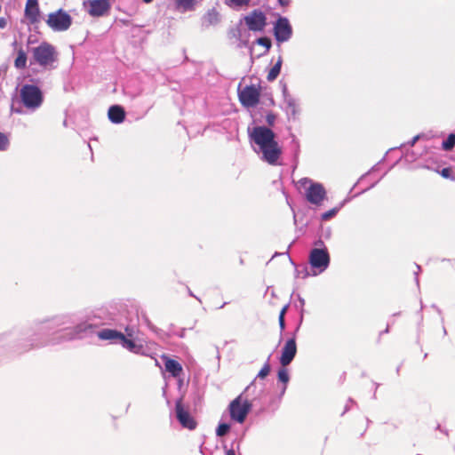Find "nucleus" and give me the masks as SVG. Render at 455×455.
<instances>
[{
	"label": "nucleus",
	"mask_w": 455,
	"mask_h": 455,
	"mask_svg": "<svg viewBox=\"0 0 455 455\" xmlns=\"http://www.w3.org/2000/svg\"><path fill=\"white\" fill-rule=\"evenodd\" d=\"M250 141L255 145L254 151L262 154V160L271 165L278 164L282 149L275 140V132L267 126L248 129Z\"/></svg>",
	"instance_id": "obj_1"
},
{
	"label": "nucleus",
	"mask_w": 455,
	"mask_h": 455,
	"mask_svg": "<svg viewBox=\"0 0 455 455\" xmlns=\"http://www.w3.org/2000/svg\"><path fill=\"white\" fill-rule=\"evenodd\" d=\"M99 326V323H94L92 320H87L85 322L78 323L74 329L64 328L55 334L58 335L54 338L51 342L56 343L59 342V339L62 338L65 340L74 339H84L86 337H90L94 333H97L98 337L103 340H112L114 343L119 344L121 339H123V333L121 331L111 330V329H103L100 331H96V329Z\"/></svg>",
	"instance_id": "obj_2"
},
{
	"label": "nucleus",
	"mask_w": 455,
	"mask_h": 455,
	"mask_svg": "<svg viewBox=\"0 0 455 455\" xmlns=\"http://www.w3.org/2000/svg\"><path fill=\"white\" fill-rule=\"evenodd\" d=\"M256 379L245 388L244 392L235 398L228 406L231 419L243 423L251 410L252 403L248 399H243L244 393L248 392L255 385Z\"/></svg>",
	"instance_id": "obj_3"
},
{
	"label": "nucleus",
	"mask_w": 455,
	"mask_h": 455,
	"mask_svg": "<svg viewBox=\"0 0 455 455\" xmlns=\"http://www.w3.org/2000/svg\"><path fill=\"white\" fill-rule=\"evenodd\" d=\"M20 97L25 108L31 111L38 109L44 102L40 88L34 84H24L20 91Z\"/></svg>",
	"instance_id": "obj_4"
},
{
	"label": "nucleus",
	"mask_w": 455,
	"mask_h": 455,
	"mask_svg": "<svg viewBox=\"0 0 455 455\" xmlns=\"http://www.w3.org/2000/svg\"><path fill=\"white\" fill-rule=\"evenodd\" d=\"M299 182L306 189V199L312 204L321 205L326 198L324 187L308 178H303Z\"/></svg>",
	"instance_id": "obj_5"
},
{
	"label": "nucleus",
	"mask_w": 455,
	"mask_h": 455,
	"mask_svg": "<svg viewBox=\"0 0 455 455\" xmlns=\"http://www.w3.org/2000/svg\"><path fill=\"white\" fill-rule=\"evenodd\" d=\"M56 55L55 48L45 42L33 49V58L42 67L52 64L56 60Z\"/></svg>",
	"instance_id": "obj_6"
},
{
	"label": "nucleus",
	"mask_w": 455,
	"mask_h": 455,
	"mask_svg": "<svg viewBox=\"0 0 455 455\" xmlns=\"http://www.w3.org/2000/svg\"><path fill=\"white\" fill-rule=\"evenodd\" d=\"M237 91L239 101L244 108H254L259 102L260 90L254 84L242 88L239 84Z\"/></svg>",
	"instance_id": "obj_7"
},
{
	"label": "nucleus",
	"mask_w": 455,
	"mask_h": 455,
	"mask_svg": "<svg viewBox=\"0 0 455 455\" xmlns=\"http://www.w3.org/2000/svg\"><path fill=\"white\" fill-rule=\"evenodd\" d=\"M46 24L53 31H66L70 28L72 24V18L68 12L62 9H60L54 12H51L48 15Z\"/></svg>",
	"instance_id": "obj_8"
},
{
	"label": "nucleus",
	"mask_w": 455,
	"mask_h": 455,
	"mask_svg": "<svg viewBox=\"0 0 455 455\" xmlns=\"http://www.w3.org/2000/svg\"><path fill=\"white\" fill-rule=\"evenodd\" d=\"M309 263L318 273L323 272L330 264V256L326 249L315 248L310 251Z\"/></svg>",
	"instance_id": "obj_9"
},
{
	"label": "nucleus",
	"mask_w": 455,
	"mask_h": 455,
	"mask_svg": "<svg viewBox=\"0 0 455 455\" xmlns=\"http://www.w3.org/2000/svg\"><path fill=\"white\" fill-rule=\"evenodd\" d=\"M243 20L251 31H263L267 25L266 15L260 10H253Z\"/></svg>",
	"instance_id": "obj_10"
},
{
	"label": "nucleus",
	"mask_w": 455,
	"mask_h": 455,
	"mask_svg": "<svg viewBox=\"0 0 455 455\" xmlns=\"http://www.w3.org/2000/svg\"><path fill=\"white\" fill-rule=\"evenodd\" d=\"M274 34L277 42L288 41L292 35L291 26L285 17H279L274 26Z\"/></svg>",
	"instance_id": "obj_11"
},
{
	"label": "nucleus",
	"mask_w": 455,
	"mask_h": 455,
	"mask_svg": "<svg viewBox=\"0 0 455 455\" xmlns=\"http://www.w3.org/2000/svg\"><path fill=\"white\" fill-rule=\"evenodd\" d=\"M86 4L89 5L87 12L92 17H102L106 15L111 8L108 0H87L84 2V5Z\"/></svg>",
	"instance_id": "obj_12"
},
{
	"label": "nucleus",
	"mask_w": 455,
	"mask_h": 455,
	"mask_svg": "<svg viewBox=\"0 0 455 455\" xmlns=\"http://www.w3.org/2000/svg\"><path fill=\"white\" fill-rule=\"evenodd\" d=\"M176 417L183 427L193 430L196 427V422L194 418L186 411L182 405L181 400H178L175 404Z\"/></svg>",
	"instance_id": "obj_13"
},
{
	"label": "nucleus",
	"mask_w": 455,
	"mask_h": 455,
	"mask_svg": "<svg viewBox=\"0 0 455 455\" xmlns=\"http://www.w3.org/2000/svg\"><path fill=\"white\" fill-rule=\"evenodd\" d=\"M297 353V346L294 338L288 339L282 349V355L280 357V363L283 367L289 365Z\"/></svg>",
	"instance_id": "obj_14"
},
{
	"label": "nucleus",
	"mask_w": 455,
	"mask_h": 455,
	"mask_svg": "<svg viewBox=\"0 0 455 455\" xmlns=\"http://www.w3.org/2000/svg\"><path fill=\"white\" fill-rule=\"evenodd\" d=\"M25 16L31 24H35L39 21L40 10L37 0H27Z\"/></svg>",
	"instance_id": "obj_15"
},
{
	"label": "nucleus",
	"mask_w": 455,
	"mask_h": 455,
	"mask_svg": "<svg viewBox=\"0 0 455 455\" xmlns=\"http://www.w3.org/2000/svg\"><path fill=\"white\" fill-rule=\"evenodd\" d=\"M220 21V13L216 9L209 10L202 18V27L208 28L211 26H215Z\"/></svg>",
	"instance_id": "obj_16"
},
{
	"label": "nucleus",
	"mask_w": 455,
	"mask_h": 455,
	"mask_svg": "<svg viewBox=\"0 0 455 455\" xmlns=\"http://www.w3.org/2000/svg\"><path fill=\"white\" fill-rule=\"evenodd\" d=\"M108 118L114 124H120L125 117L124 109L118 105L111 106L108 109Z\"/></svg>",
	"instance_id": "obj_17"
},
{
	"label": "nucleus",
	"mask_w": 455,
	"mask_h": 455,
	"mask_svg": "<svg viewBox=\"0 0 455 455\" xmlns=\"http://www.w3.org/2000/svg\"><path fill=\"white\" fill-rule=\"evenodd\" d=\"M165 370L173 377H179L182 372V367L179 362L173 359H167L164 363Z\"/></svg>",
	"instance_id": "obj_18"
},
{
	"label": "nucleus",
	"mask_w": 455,
	"mask_h": 455,
	"mask_svg": "<svg viewBox=\"0 0 455 455\" xmlns=\"http://www.w3.org/2000/svg\"><path fill=\"white\" fill-rule=\"evenodd\" d=\"M119 344H121L124 348H127L129 351L133 353H140L142 349L141 345L136 344L133 340L128 339L125 337V335H123V339H121Z\"/></svg>",
	"instance_id": "obj_19"
},
{
	"label": "nucleus",
	"mask_w": 455,
	"mask_h": 455,
	"mask_svg": "<svg viewBox=\"0 0 455 455\" xmlns=\"http://www.w3.org/2000/svg\"><path fill=\"white\" fill-rule=\"evenodd\" d=\"M283 95L284 103L288 109L294 115L296 113V100L288 93L287 86L285 84L283 86Z\"/></svg>",
	"instance_id": "obj_20"
},
{
	"label": "nucleus",
	"mask_w": 455,
	"mask_h": 455,
	"mask_svg": "<svg viewBox=\"0 0 455 455\" xmlns=\"http://www.w3.org/2000/svg\"><path fill=\"white\" fill-rule=\"evenodd\" d=\"M27 53L22 49L20 48L17 51V58L14 60V67L18 69H23L27 67Z\"/></svg>",
	"instance_id": "obj_21"
},
{
	"label": "nucleus",
	"mask_w": 455,
	"mask_h": 455,
	"mask_svg": "<svg viewBox=\"0 0 455 455\" xmlns=\"http://www.w3.org/2000/svg\"><path fill=\"white\" fill-rule=\"evenodd\" d=\"M282 63H283V59L281 56H279L277 59V61L272 67V68L269 70V72L267 74V79L268 82H272L276 79V77L280 74Z\"/></svg>",
	"instance_id": "obj_22"
},
{
	"label": "nucleus",
	"mask_w": 455,
	"mask_h": 455,
	"mask_svg": "<svg viewBox=\"0 0 455 455\" xmlns=\"http://www.w3.org/2000/svg\"><path fill=\"white\" fill-rule=\"evenodd\" d=\"M277 376H278L279 381L283 383V386L281 389V395H283L285 393V390L287 387V383L290 380V376H289L288 371L284 367L281 368L278 371Z\"/></svg>",
	"instance_id": "obj_23"
},
{
	"label": "nucleus",
	"mask_w": 455,
	"mask_h": 455,
	"mask_svg": "<svg viewBox=\"0 0 455 455\" xmlns=\"http://www.w3.org/2000/svg\"><path fill=\"white\" fill-rule=\"evenodd\" d=\"M196 1V0H176V4L183 12H187L194 9Z\"/></svg>",
	"instance_id": "obj_24"
},
{
	"label": "nucleus",
	"mask_w": 455,
	"mask_h": 455,
	"mask_svg": "<svg viewBox=\"0 0 455 455\" xmlns=\"http://www.w3.org/2000/svg\"><path fill=\"white\" fill-rule=\"evenodd\" d=\"M455 146V134H449L448 138L443 141L442 148L445 151H451Z\"/></svg>",
	"instance_id": "obj_25"
},
{
	"label": "nucleus",
	"mask_w": 455,
	"mask_h": 455,
	"mask_svg": "<svg viewBox=\"0 0 455 455\" xmlns=\"http://www.w3.org/2000/svg\"><path fill=\"white\" fill-rule=\"evenodd\" d=\"M269 358L270 357L267 358V362L264 363L263 367L260 369V371L257 374L256 379H262L269 374L270 370H271L270 363H269Z\"/></svg>",
	"instance_id": "obj_26"
},
{
	"label": "nucleus",
	"mask_w": 455,
	"mask_h": 455,
	"mask_svg": "<svg viewBox=\"0 0 455 455\" xmlns=\"http://www.w3.org/2000/svg\"><path fill=\"white\" fill-rule=\"evenodd\" d=\"M230 429V425L228 423H220L219 424L217 429H216V435L217 436H224L228 434V432Z\"/></svg>",
	"instance_id": "obj_27"
},
{
	"label": "nucleus",
	"mask_w": 455,
	"mask_h": 455,
	"mask_svg": "<svg viewBox=\"0 0 455 455\" xmlns=\"http://www.w3.org/2000/svg\"><path fill=\"white\" fill-rule=\"evenodd\" d=\"M251 0H225L226 4L230 7H242L247 5Z\"/></svg>",
	"instance_id": "obj_28"
},
{
	"label": "nucleus",
	"mask_w": 455,
	"mask_h": 455,
	"mask_svg": "<svg viewBox=\"0 0 455 455\" xmlns=\"http://www.w3.org/2000/svg\"><path fill=\"white\" fill-rule=\"evenodd\" d=\"M287 308H288V306L287 305L284 306L279 314L278 321H279V326H280L281 331H283L285 328L284 315H285Z\"/></svg>",
	"instance_id": "obj_29"
},
{
	"label": "nucleus",
	"mask_w": 455,
	"mask_h": 455,
	"mask_svg": "<svg viewBox=\"0 0 455 455\" xmlns=\"http://www.w3.org/2000/svg\"><path fill=\"white\" fill-rule=\"evenodd\" d=\"M9 140L7 136L0 132V151H4L8 148Z\"/></svg>",
	"instance_id": "obj_30"
},
{
	"label": "nucleus",
	"mask_w": 455,
	"mask_h": 455,
	"mask_svg": "<svg viewBox=\"0 0 455 455\" xmlns=\"http://www.w3.org/2000/svg\"><path fill=\"white\" fill-rule=\"evenodd\" d=\"M440 174L442 177H443L444 179H450V180H455V177L452 175V169L451 167H446V168H443L441 172H440Z\"/></svg>",
	"instance_id": "obj_31"
},
{
	"label": "nucleus",
	"mask_w": 455,
	"mask_h": 455,
	"mask_svg": "<svg viewBox=\"0 0 455 455\" xmlns=\"http://www.w3.org/2000/svg\"><path fill=\"white\" fill-rule=\"evenodd\" d=\"M338 211H339V208H333V209H331V210H330V211H328V212H324V213L322 215V219H323V220H329V219L332 218L333 216H335V215L337 214Z\"/></svg>",
	"instance_id": "obj_32"
},
{
	"label": "nucleus",
	"mask_w": 455,
	"mask_h": 455,
	"mask_svg": "<svg viewBox=\"0 0 455 455\" xmlns=\"http://www.w3.org/2000/svg\"><path fill=\"white\" fill-rule=\"evenodd\" d=\"M257 44L265 46L267 50L271 47V41L267 37L258 38Z\"/></svg>",
	"instance_id": "obj_33"
},
{
	"label": "nucleus",
	"mask_w": 455,
	"mask_h": 455,
	"mask_svg": "<svg viewBox=\"0 0 455 455\" xmlns=\"http://www.w3.org/2000/svg\"><path fill=\"white\" fill-rule=\"evenodd\" d=\"M416 159H417V156L413 151H411V152L406 151V153L404 155V160L407 163H413L416 161Z\"/></svg>",
	"instance_id": "obj_34"
},
{
	"label": "nucleus",
	"mask_w": 455,
	"mask_h": 455,
	"mask_svg": "<svg viewBox=\"0 0 455 455\" xmlns=\"http://www.w3.org/2000/svg\"><path fill=\"white\" fill-rule=\"evenodd\" d=\"M309 275L307 267H303L302 270H297V276L306 278Z\"/></svg>",
	"instance_id": "obj_35"
},
{
	"label": "nucleus",
	"mask_w": 455,
	"mask_h": 455,
	"mask_svg": "<svg viewBox=\"0 0 455 455\" xmlns=\"http://www.w3.org/2000/svg\"><path fill=\"white\" fill-rule=\"evenodd\" d=\"M275 115L270 112L266 116V122L268 125H273L275 121Z\"/></svg>",
	"instance_id": "obj_36"
},
{
	"label": "nucleus",
	"mask_w": 455,
	"mask_h": 455,
	"mask_svg": "<svg viewBox=\"0 0 455 455\" xmlns=\"http://www.w3.org/2000/svg\"><path fill=\"white\" fill-rule=\"evenodd\" d=\"M125 332H126V335L130 338H132L134 334V328L133 327H130V326H127L125 328Z\"/></svg>",
	"instance_id": "obj_37"
},
{
	"label": "nucleus",
	"mask_w": 455,
	"mask_h": 455,
	"mask_svg": "<svg viewBox=\"0 0 455 455\" xmlns=\"http://www.w3.org/2000/svg\"><path fill=\"white\" fill-rule=\"evenodd\" d=\"M7 21L4 18H0V28H4L6 27Z\"/></svg>",
	"instance_id": "obj_38"
},
{
	"label": "nucleus",
	"mask_w": 455,
	"mask_h": 455,
	"mask_svg": "<svg viewBox=\"0 0 455 455\" xmlns=\"http://www.w3.org/2000/svg\"><path fill=\"white\" fill-rule=\"evenodd\" d=\"M419 137H420L419 135L415 136V137L411 140V141L409 143V144H410V146H411V147H412V146L415 144V142L419 139Z\"/></svg>",
	"instance_id": "obj_39"
},
{
	"label": "nucleus",
	"mask_w": 455,
	"mask_h": 455,
	"mask_svg": "<svg viewBox=\"0 0 455 455\" xmlns=\"http://www.w3.org/2000/svg\"><path fill=\"white\" fill-rule=\"evenodd\" d=\"M278 2L282 6H285L288 5L290 0H278Z\"/></svg>",
	"instance_id": "obj_40"
},
{
	"label": "nucleus",
	"mask_w": 455,
	"mask_h": 455,
	"mask_svg": "<svg viewBox=\"0 0 455 455\" xmlns=\"http://www.w3.org/2000/svg\"><path fill=\"white\" fill-rule=\"evenodd\" d=\"M299 300L300 307H301V310H302L303 307L305 305V300L301 297H299Z\"/></svg>",
	"instance_id": "obj_41"
},
{
	"label": "nucleus",
	"mask_w": 455,
	"mask_h": 455,
	"mask_svg": "<svg viewBox=\"0 0 455 455\" xmlns=\"http://www.w3.org/2000/svg\"><path fill=\"white\" fill-rule=\"evenodd\" d=\"M226 455H235V452L234 450L230 449L227 451Z\"/></svg>",
	"instance_id": "obj_42"
},
{
	"label": "nucleus",
	"mask_w": 455,
	"mask_h": 455,
	"mask_svg": "<svg viewBox=\"0 0 455 455\" xmlns=\"http://www.w3.org/2000/svg\"><path fill=\"white\" fill-rule=\"evenodd\" d=\"M184 335H185V330L183 329V330L180 331V333L179 334V336H180V338H183V337H184Z\"/></svg>",
	"instance_id": "obj_43"
},
{
	"label": "nucleus",
	"mask_w": 455,
	"mask_h": 455,
	"mask_svg": "<svg viewBox=\"0 0 455 455\" xmlns=\"http://www.w3.org/2000/svg\"><path fill=\"white\" fill-rule=\"evenodd\" d=\"M188 293H189L190 296L196 298V296L193 294V292L189 289H188ZM196 299H198L200 301V299L197 297H196Z\"/></svg>",
	"instance_id": "obj_44"
},
{
	"label": "nucleus",
	"mask_w": 455,
	"mask_h": 455,
	"mask_svg": "<svg viewBox=\"0 0 455 455\" xmlns=\"http://www.w3.org/2000/svg\"><path fill=\"white\" fill-rule=\"evenodd\" d=\"M148 326H149V328H150L152 331H157V329H156L155 326L150 325V324H148Z\"/></svg>",
	"instance_id": "obj_45"
},
{
	"label": "nucleus",
	"mask_w": 455,
	"mask_h": 455,
	"mask_svg": "<svg viewBox=\"0 0 455 455\" xmlns=\"http://www.w3.org/2000/svg\"><path fill=\"white\" fill-rule=\"evenodd\" d=\"M142 1H143L144 3H146V4H149V3H151L153 0H142Z\"/></svg>",
	"instance_id": "obj_46"
},
{
	"label": "nucleus",
	"mask_w": 455,
	"mask_h": 455,
	"mask_svg": "<svg viewBox=\"0 0 455 455\" xmlns=\"http://www.w3.org/2000/svg\"><path fill=\"white\" fill-rule=\"evenodd\" d=\"M228 303L227 302H224L219 308H223L225 307V305H227Z\"/></svg>",
	"instance_id": "obj_47"
},
{
	"label": "nucleus",
	"mask_w": 455,
	"mask_h": 455,
	"mask_svg": "<svg viewBox=\"0 0 455 455\" xmlns=\"http://www.w3.org/2000/svg\"><path fill=\"white\" fill-rule=\"evenodd\" d=\"M415 167H425V165H424V164H417Z\"/></svg>",
	"instance_id": "obj_48"
},
{
	"label": "nucleus",
	"mask_w": 455,
	"mask_h": 455,
	"mask_svg": "<svg viewBox=\"0 0 455 455\" xmlns=\"http://www.w3.org/2000/svg\"><path fill=\"white\" fill-rule=\"evenodd\" d=\"M12 45H13V46H16V45H17V41H14V42L12 43Z\"/></svg>",
	"instance_id": "obj_49"
},
{
	"label": "nucleus",
	"mask_w": 455,
	"mask_h": 455,
	"mask_svg": "<svg viewBox=\"0 0 455 455\" xmlns=\"http://www.w3.org/2000/svg\"><path fill=\"white\" fill-rule=\"evenodd\" d=\"M46 343H40L39 346H44L45 345ZM36 347H38V345H36Z\"/></svg>",
	"instance_id": "obj_50"
}]
</instances>
